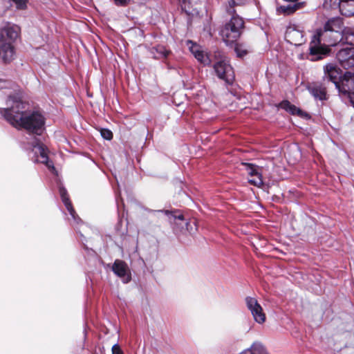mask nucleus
<instances>
[{
    "mask_svg": "<svg viewBox=\"0 0 354 354\" xmlns=\"http://www.w3.org/2000/svg\"><path fill=\"white\" fill-rule=\"evenodd\" d=\"M343 21L340 17H333L328 19L324 24V28L329 29L331 31H337L338 33H342Z\"/></svg>",
    "mask_w": 354,
    "mask_h": 354,
    "instance_id": "obj_18",
    "label": "nucleus"
},
{
    "mask_svg": "<svg viewBox=\"0 0 354 354\" xmlns=\"http://www.w3.org/2000/svg\"><path fill=\"white\" fill-rule=\"evenodd\" d=\"M200 63L204 65H209L211 60L207 54H205L202 50L194 57Z\"/></svg>",
    "mask_w": 354,
    "mask_h": 354,
    "instance_id": "obj_29",
    "label": "nucleus"
},
{
    "mask_svg": "<svg viewBox=\"0 0 354 354\" xmlns=\"http://www.w3.org/2000/svg\"><path fill=\"white\" fill-rule=\"evenodd\" d=\"M39 156V161L41 163L45 164L47 167H50L53 166V163H49L48 162V149L44 144H39L37 145Z\"/></svg>",
    "mask_w": 354,
    "mask_h": 354,
    "instance_id": "obj_21",
    "label": "nucleus"
},
{
    "mask_svg": "<svg viewBox=\"0 0 354 354\" xmlns=\"http://www.w3.org/2000/svg\"><path fill=\"white\" fill-rule=\"evenodd\" d=\"M307 89L315 100L325 101L329 97L327 93L326 83L323 80L311 82L307 86Z\"/></svg>",
    "mask_w": 354,
    "mask_h": 354,
    "instance_id": "obj_9",
    "label": "nucleus"
},
{
    "mask_svg": "<svg viewBox=\"0 0 354 354\" xmlns=\"http://www.w3.org/2000/svg\"><path fill=\"white\" fill-rule=\"evenodd\" d=\"M214 69L218 78L224 80L227 84H232L234 73L231 65L225 60H220L214 64Z\"/></svg>",
    "mask_w": 354,
    "mask_h": 354,
    "instance_id": "obj_6",
    "label": "nucleus"
},
{
    "mask_svg": "<svg viewBox=\"0 0 354 354\" xmlns=\"http://www.w3.org/2000/svg\"><path fill=\"white\" fill-rule=\"evenodd\" d=\"M182 10L189 17H193L198 13L196 0H181Z\"/></svg>",
    "mask_w": 354,
    "mask_h": 354,
    "instance_id": "obj_16",
    "label": "nucleus"
},
{
    "mask_svg": "<svg viewBox=\"0 0 354 354\" xmlns=\"http://www.w3.org/2000/svg\"><path fill=\"white\" fill-rule=\"evenodd\" d=\"M313 36L329 47L335 46L342 39L341 33H338L337 31H331L329 29L324 28V27L322 29H317Z\"/></svg>",
    "mask_w": 354,
    "mask_h": 354,
    "instance_id": "obj_8",
    "label": "nucleus"
},
{
    "mask_svg": "<svg viewBox=\"0 0 354 354\" xmlns=\"http://www.w3.org/2000/svg\"><path fill=\"white\" fill-rule=\"evenodd\" d=\"M8 104L10 107L4 109L3 115L5 119L13 127H18L21 120L25 118L29 109V104L22 100L19 94L10 95Z\"/></svg>",
    "mask_w": 354,
    "mask_h": 354,
    "instance_id": "obj_2",
    "label": "nucleus"
},
{
    "mask_svg": "<svg viewBox=\"0 0 354 354\" xmlns=\"http://www.w3.org/2000/svg\"><path fill=\"white\" fill-rule=\"evenodd\" d=\"M277 106L278 108L284 109L291 115H297L301 118H310L308 113L304 112L301 109L291 104L290 102L287 100H282L280 103L278 104Z\"/></svg>",
    "mask_w": 354,
    "mask_h": 354,
    "instance_id": "obj_15",
    "label": "nucleus"
},
{
    "mask_svg": "<svg viewBox=\"0 0 354 354\" xmlns=\"http://www.w3.org/2000/svg\"><path fill=\"white\" fill-rule=\"evenodd\" d=\"M112 353L113 354H124L122 350L118 344H114L112 346Z\"/></svg>",
    "mask_w": 354,
    "mask_h": 354,
    "instance_id": "obj_34",
    "label": "nucleus"
},
{
    "mask_svg": "<svg viewBox=\"0 0 354 354\" xmlns=\"http://www.w3.org/2000/svg\"><path fill=\"white\" fill-rule=\"evenodd\" d=\"M341 37H342V39L341 41L343 43L349 44L351 46H354V30L351 28H345L342 30V33H341Z\"/></svg>",
    "mask_w": 354,
    "mask_h": 354,
    "instance_id": "obj_23",
    "label": "nucleus"
},
{
    "mask_svg": "<svg viewBox=\"0 0 354 354\" xmlns=\"http://www.w3.org/2000/svg\"><path fill=\"white\" fill-rule=\"evenodd\" d=\"M348 97L350 100L351 103L354 106V93H351V95H348Z\"/></svg>",
    "mask_w": 354,
    "mask_h": 354,
    "instance_id": "obj_36",
    "label": "nucleus"
},
{
    "mask_svg": "<svg viewBox=\"0 0 354 354\" xmlns=\"http://www.w3.org/2000/svg\"><path fill=\"white\" fill-rule=\"evenodd\" d=\"M165 214L169 216L170 221H172L177 225H182L183 223H184L187 227V230H189L188 226L189 223L188 222L185 221V218L183 214L178 209H174L172 211L166 210Z\"/></svg>",
    "mask_w": 354,
    "mask_h": 354,
    "instance_id": "obj_17",
    "label": "nucleus"
},
{
    "mask_svg": "<svg viewBox=\"0 0 354 354\" xmlns=\"http://www.w3.org/2000/svg\"><path fill=\"white\" fill-rule=\"evenodd\" d=\"M336 57L343 68H349L354 66V47H346L339 50Z\"/></svg>",
    "mask_w": 354,
    "mask_h": 354,
    "instance_id": "obj_12",
    "label": "nucleus"
},
{
    "mask_svg": "<svg viewBox=\"0 0 354 354\" xmlns=\"http://www.w3.org/2000/svg\"><path fill=\"white\" fill-rule=\"evenodd\" d=\"M343 71L335 64L328 63L324 66V76L322 80L326 82H331L335 84V88L341 82L343 78Z\"/></svg>",
    "mask_w": 354,
    "mask_h": 354,
    "instance_id": "obj_7",
    "label": "nucleus"
},
{
    "mask_svg": "<svg viewBox=\"0 0 354 354\" xmlns=\"http://www.w3.org/2000/svg\"><path fill=\"white\" fill-rule=\"evenodd\" d=\"M308 50L309 59L315 62L328 56L331 52V48L319 39L313 36L309 44Z\"/></svg>",
    "mask_w": 354,
    "mask_h": 354,
    "instance_id": "obj_5",
    "label": "nucleus"
},
{
    "mask_svg": "<svg viewBox=\"0 0 354 354\" xmlns=\"http://www.w3.org/2000/svg\"><path fill=\"white\" fill-rule=\"evenodd\" d=\"M45 124V118L38 111L27 113L21 120L17 129H24L30 133L41 135Z\"/></svg>",
    "mask_w": 354,
    "mask_h": 354,
    "instance_id": "obj_4",
    "label": "nucleus"
},
{
    "mask_svg": "<svg viewBox=\"0 0 354 354\" xmlns=\"http://www.w3.org/2000/svg\"><path fill=\"white\" fill-rule=\"evenodd\" d=\"M299 8V3L281 6L277 8V12L284 15H290Z\"/></svg>",
    "mask_w": 354,
    "mask_h": 354,
    "instance_id": "obj_24",
    "label": "nucleus"
},
{
    "mask_svg": "<svg viewBox=\"0 0 354 354\" xmlns=\"http://www.w3.org/2000/svg\"><path fill=\"white\" fill-rule=\"evenodd\" d=\"M245 303L248 308L251 311L254 320L259 324L263 323L266 321V315L257 300L253 297H247L245 298Z\"/></svg>",
    "mask_w": 354,
    "mask_h": 354,
    "instance_id": "obj_10",
    "label": "nucleus"
},
{
    "mask_svg": "<svg viewBox=\"0 0 354 354\" xmlns=\"http://www.w3.org/2000/svg\"><path fill=\"white\" fill-rule=\"evenodd\" d=\"M129 1L130 0H114L115 5L118 6H125Z\"/></svg>",
    "mask_w": 354,
    "mask_h": 354,
    "instance_id": "obj_35",
    "label": "nucleus"
},
{
    "mask_svg": "<svg viewBox=\"0 0 354 354\" xmlns=\"http://www.w3.org/2000/svg\"><path fill=\"white\" fill-rule=\"evenodd\" d=\"M339 93L348 96L354 93V73L346 71L344 73L341 82L336 88Z\"/></svg>",
    "mask_w": 354,
    "mask_h": 354,
    "instance_id": "obj_11",
    "label": "nucleus"
},
{
    "mask_svg": "<svg viewBox=\"0 0 354 354\" xmlns=\"http://www.w3.org/2000/svg\"><path fill=\"white\" fill-rule=\"evenodd\" d=\"M246 0H230L228 2V5L226 6V11L228 14H235L236 10L234 7L236 6H241L245 4Z\"/></svg>",
    "mask_w": 354,
    "mask_h": 354,
    "instance_id": "obj_26",
    "label": "nucleus"
},
{
    "mask_svg": "<svg viewBox=\"0 0 354 354\" xmlns=\"http://www.w3.org/2000/svg\"><path fill=\"white\" fill-rule=\"evenodd\" d=\"M234 51L236 53L237 57H243L248 53V50L246 48L243 44L236 43L234 46Z\"/></svg>",
    "mask_w": 354,
    "mask_h": 354,
    "instance_id": "obj_27",
    "label": "nucleus"
},
{
    "mask_svg": "<svg viewBox=\"0 0 354 354\" xmlns=\"http://www.w3.org/2000/svg\"><path fill=\"white\" fill-rule=\"evenodd\" d=\"M20 27L8 24L0 28V59L4 64L10 63L14 59V43L19 36Z\"/></svg>",
    "mask_w": 354,
    "mask_h": 354,
    "instance_id": "obj_1",
    "label": "nucleus"
},
{
    "mask_svg": "<svg viewBox=\"0 0 354 354\" xmlns=\"http://www.w3.org/2000/svg\"><path fill=\"white\" fill-rule=\"evenodd\" d=\"M249 183L251 185H253L254 186H257L258 187H261L263 185V181L262 178L261 174H257L255 176L251 177V178L249 179Z\"/></svg>",
    "mask_w": 354,
    "mask_h": 354,
    "instance_id": "obj_30",
    "label": "nucleus"
},
{
    "mask_svg": "<svg viewBox=\"0 0 354 354\" xmlns=\"http://www.w3.org/2000/svg\"><path fill=\"white\" fill-rule=\"evenodd\" d=\"M248 167V174L250 176V177H253V176H257V174H260L261 173H259L256 167L252 165V164H250V163H247L245 164Z\"/></svg>",
    "mask_w": 354,
    "mask_h": 354,
    "instance_id": "obj_33",
    "label": "nucleus"
},
{
    "mask_svg": "<svg viewBox=\"0 0 354 354\" xmlns=\"http://www.w3.org/2000/svg\"><path fill=\"white\" fill-rule=\"evenodd\" d=\"M340 13L346 17L354 15V0H343L339 9Z\"/></svg>",
    "mask_w": 354,
    "mask_h": 354,
    "instance_id": "obj_20",
    "label": "nucleus"
},
{
    "mask_svg": "<svg viewBox=\"0 0 354 354\" xmlns=\"http://www.w3.org/2000/svg\"><path fill=\"white\" fill-rule=\"evenodd\" d=\"M149 52L152 55L153 58L156 59L166 58L171 54V51L166 49L165 46L162 45L152 47L150 48Z\"/></svg>",
    "mask_w": 354,
    "mask_h": 354,
    "instance_id": "obj_19",
    "label": "nucleus"
},
{
    "mask_svg": "<svg viewBox=\"0 0 354 354\" xmlns=\"http://www.w3.org/2000/svg\"><path fill=\"white\" fill-rule=\"evenodd\" d=\"M263 350L262 346L253 344L250 348L243 351L240 354H260Z\"/></svg>",
    "mask_w": 354,
    "mask_h": 354,
    "instance_id": "obj_28",
    "label": "nucleus"
},
{
    "mask_svg": "<svg viewBox=\"0 0 354 354\" xmlns=\"http://www.w3.org/2000/svg\"><path fill=\"white\" fill-rule=\"evenodd\" d=\"M113 272L124 283H128L131 279V272L127 264L122 260L116 259L112 266Z\"/></svg>",
    "mask_w": 354,
    "mask_h": 354,
    "instance_id": "obj_13",
    "label": "nucleus"
},
{
    "mask_svg": "<svg viewBox=\"0 0 354 354\" xmlns=\"http://www.w3.org/2000/svg\"><path fill=\"white\" fill-rule=\"evenodd\" d=\"M286 37L288 38V41L291 44L299 45L301 44L302 34L301 32L295 29L288 30L286 32Z\"/></svg>",
    "mask_w": 354,
    "mask_h": 354,
    "instance_id": "obj_22",
    "label": "nucleus"
},
{
    "mask_svg": "<svg viewBox=\"0 0 354 354\" xmlns=\"http://www.w3.org/2000/svg\"><path fill=\"white\" fill-rule=\"evenodd\" d=\"M100 133L102 137L107 140H111L113 139V133L108 129H101Z\"/></svg>",
    "mask_w": 354,
    "mask_h": 354,
    "instance_id": "obj_31",
    "label": "nucleus"
},
{
    "mask_svg": "<svg viewBox=\"0 0 354 354\" xmlns=\"http://www.w3.org/2000/svg\"><path fill=\"white\" fill-rule=\"evenodd\" d=\"M188 44H191L192 45L189 46V50L191 51V53L194 55V56L195 57V55H197L198 53H199L201 51H202L201 49H200V46L198 45H197L196 44L194 43L193 41L189 40L187 41Z\"/></svg>",
    "mask_w": 354,
    "mask_h": 354,
    "instance_id": "obj_32",
    "label": "nucleus"
},
{
    "mask_svg": "<svg viewBox=\"0 0 354 354\" xmlns=\"http://www.w3.org/2000/svg\"><path fill=\"white\" fill-rule=\"evenodd\" d=\"M343 0H324L323 6L325 9L338 10L341 7Z\"/></svg>",
    "mask_w": 354,
    "mask_h": 354,
    "instance_id": "obj_25",
    "label": "nucleus"
},
{
    "mask_svg": "<svg viewBox=\"0 0 354 354\" xmlns=\"http://www.w3.org/2000/svg\"><path fill=\"white\" fill-rule=\"evenodd\" d=\"M59 192L60 194L61 199H62L63 203L64 204L66 208L68 211L70 215L73 217V218L77 223H79V222H82L81 218L78 216V215L77 214V213L73 206V204L71 201V199H70V197H69V195L68 194L66 189L64 187H60L59 188Z\"/></svg>",
    "mask_w": 354,
    "mask_h": 354,
    "instance_id": "obj_14",
    "label": "nucleus"
},
{
    "mask_svg": "<svg viewBox=\"0 0 354 354\" xmlns=\"http://www.w3.org/2000/svg\"><path fill=\"white\" fill-rule=\"evenodd\" d=\"M229 15H232V17L221 30V36L227 44H232L241 37L245 28V22L236 12L235 14Z\"/></svg>",
    "mask_w": 354,
    "mask_h": 354,
    "instance_id": "obj_3",
    "label": "nucleus"
}]
</instances>
